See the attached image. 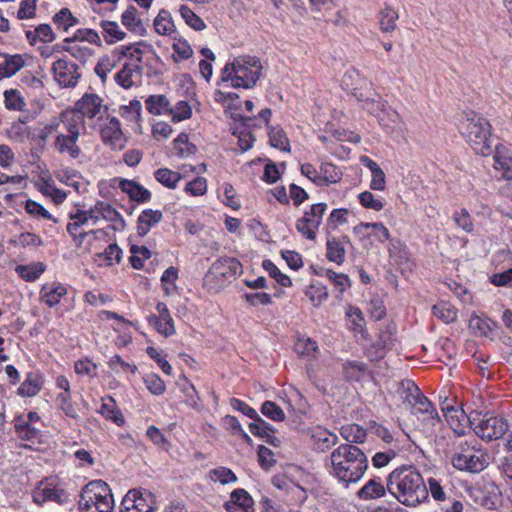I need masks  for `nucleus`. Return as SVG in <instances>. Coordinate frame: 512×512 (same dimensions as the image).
<instances>
[{
	"label": "nucleus",
	"mask_w": 512,
	"mask_h": 512,
	"mask_svg": "<svg viewBox=\"0 0 512 512\" xmlns=\"http://www.w3.org/2000/svg\"><path fill=\"white\" fill-rule=\"evenodd\" d=\"M387 491L407 507H416L428 498L421 473L412 465H403L387 476Z\"/></svg>",
	"instance_id": "f257e3e1"
},
{
	"label": "nucleus",
	"mask_w": 512,
	"mask_h": 512,
	"mask_svg": "<svg viewBox=\"0 0 512 512\" xmlns=\"http://www.w3.org/2000/svg\"><path fill=\"white\" fill-rule=\"evenodd\" d=\"M330 474L345 487L359 482L368 469L365 453L353 444H341L330 454Z\"/></svg>",
	"instance_id": "f03ea898"
},
{
	"label": "nucleus",
	"mask_w": 512,
	"mask_h": 512,
	"mask_svg": "<svg viewBox=\"0 0 512 512\" xmlns=\"http://www.w3.org/2000/svg\"><path fill=\"white\" fill-rule=\"evenodd\" d=\"M458 128L475 153L488 156L493 151L492 129L489 121L474 111H465Z\"/></svg>",
	"instance_id": "7ed1b4c3"
},
{
	"label": "nucleus",
	"mask_w": 512,
	"mask_h": 512,
	"mask_svg": "<svg viewBox=\"0 0 512 512\" xmlns=\"http://www.w3.org/2000/svg\"><path fill=\"white\" fill-rule=\"evenodd\" d=\"M262 64L255 56H239L227 63L222 70V82H230L233 88L250 89L259 80Z\"/></svg>",
	"instance_id": "20e7f679"
},
{
	"label": "nucleus",
	"mask_w": 512,
	"mask_h": 512,
	"mask_svg": "<svg viewBox=\"0 0 512 512\" xmlns=\"http://www.w3.org/2000/svg\"><path fill=\"white\" fill-rule=\"evenodd\" d=\"M451 463L458 471L479 473L488 465V456L476 440L459 441L455 444Z\"/></svg>",
	"instance_id": "39448f33"
},
{
	"label": "nucleus",
	"mask_w": 512,
	"mask_h": 512,
	"mask_svg": "<svg viewBox=\"0 0 512 512\" xmlns=\"http://www.w3.org/2000/svg\"><path fill=\"white\" fill-rule=\"evenodd\" d=\"M114 499L111 489L102 480H94L86 484L78 501L79 512H112Z\"/></svg>",
	"instance_id": "423d86ee"
},
{
	"label": "nucleus",
	"mask_w": 512,
	"mask_h": 512,
	"mask_svg": "<svg viewBox=\"0 0 512 512\" xmlns=\"http://www.w3.org/2000/svg\"><path fill=\"white\" fill-rule=\"evenodd\" d=\"M242 265L232 257H223L216 260L203 278L204 286L213 292L225 287L230 279L241 272Z\"/></svg>",
	"instance_id": "0eeeda50"
},
{
	"label": "nucleus",
	"mask_w": 512,
	"mask_h": 512,
	"mask_svg": "<svg viewBox=\"0 0 512 512\" xmlns=\"http://www.w3.org/2000/svg\"><path fill=\"white\" fill-rule=\"evenodd\" d=\"M33 501L38 505L46 502H55L58 505L68 504L70 494L65 488L64 482L56 476L41 480L32 492Z\"/></svg>",
	"instance_id": "6e6552de"
},
{
	"label": "nucleus",
	"mask_w": 512,
	"mask_h": 512,
	"mask_svg": "<svg viewBox=\"0 0 512 512\" xmlns=\"http://www.w3.org/2000/svg\"><path fill=\"white\" fill-rule=\"evenodd\" d=\"M474 432L482 439L492 441L502 438L508 431L506 419L498 416L483 415L482 418L469 419Z\"/></svg>",
	"instance_id": "1a4fd4ad"
},
{
	"label": "nucleus",
	"mask_w": 512,
	"mask_h": 512,
	"mask_svg": "<svg viewBox=\"0 0 512 512\" xmlns=\"http://www.w3.org/2000/svg\"><path fill=\"white\" fill-rule=\"evenodd\" d=\"M154 494L147 490H130L121 502V512H155L157 509Z\"/></svg>",
	"instance_id": "9d476101"
},
{
	"label": "nucleus",
	"mask_w": 512,
	"mask_h": 512,
	"mask_svg": "<svg viewBox=\"0 0 512 512\" xmlns=\"http://www.w3.org/2000/svg\"><path fill=\"white\" fill-rule=\"evenodd\" d=\"M51 71L54 80L62 88H74L81 78L79 66L66 57L56 60Z\"/></svg>",
	"instance_id": "9b49d317"
},
{
	"label": "nucleus",
	"mask_w": 512,
	"mask_h": 512,
	"mask_svg": "<svg viewBox=\"0 0 512 512\" xmlns=\"http://www.w3.org/2000/svg\"><path fill=\"white\" fill-rule=\"evenodd\" d=\"M327 210L326 203L313 204L309 211L296 222V229L309 240L316 238V231L322 223L323 215Z\"/></svg>",
	"instance_id": "f8f14e48"
},
{
	"label": "nucleus",
	"mask_w": 512,
	"mask_h": 512,
	"mask_svg": "<svg viewBox=\"0 0 512 512\" xmlns=\"http://www.w3.org/2000/svg\"><path fill=\"white\" fill-rule=\"evenodd\" d=\"M103 99L96 93H85L75 104V112L82 116V119L97 118L101 120L107 113L108 107Z\"/></svg>",
	"instance_id": "ddd939ff"
},
{
	"label": "nucleus",
	"mask_w": 512,
	"mask_h": 512,
	"mask_svg": "<svg viewBox=\"0 0 512 512\" xmlns=\"http://www.w3.org/2000/svg\"><path fill=\"white\" fill-rule=\"evenodd\" d=\"M100 135L103 143L113 150H122L126 145L120 121L116 117H111L108 120L101 128Z\"/></svg>",
	"instance_id": "4468645a"
},
{
	"label": "nucleus",
	"mask_w": 512,
	"mask_h": 512,
	"mask_svg": "<svg viewBox=\"0 0 512 512\" xmlns=\"http://www.w3.org/2000/svg\"><path fill=\"white\" fill-rule=\"evenodd\" d=\"M158 315H150L148 322L154 326L155 329L165 337L172 336L175 334L174 321L171 317L168 307L165 303L159 302L156 305Z\"/></svg>",
	"instance_id": "2eb2a0df"
},
{
	"label": "nucleus",
	"mask_w": 512,
	"mask_h": 512,
	"mask_svg": "<svg viewBox=\"0 0 512 512\" xmlns=\"http://www.w3.org/2000/svg\"><path fill=\"white\" fill-rule=\"evenodd\" d=\"M353 233L361 240L373 237L376 241L384 243L390 238V232L381 222H362L353 228Z\"/></svg>",
	"instance_id": "dca6fc26"
},
{
	"label": "nucleus",
	"mask_w": 512,
	"mask_h": 512,
	"mask_svg": "<svg viewBox=\"0 0 512 512\" xmlns=\"http://www.w3.org/2000/svg\"><path fill=\"white\" fill-rule=\"evenodd\" d=\"M59 127L62 128L59 134H64L73 137H80V131L85 130V121L82 116L74 110L65 111L60 116V122L55 126L57 130Z\"/></svg>",
	"instance_id": "f3484780"
},
{
	"label": "nucleus",
	"mask_w": 512,
	"mask_h": 512,
	"mask_svg": "<svg viewBox=\"0 0 512 512\" xmlns=\"http://www.w3.org/2000/svg\"><path fill=\"white\" fill-rule=\"evenodd\" d=\"M409 406L411 407L414 414H421L423 416V420L426 421L431 428H434L436 425L440 424V417L438 412L433 407L428 398L425 397L422 393Z\"/></svg>",
	"instance_id": "a211bd4d"
},
{
	"label": "nucleus",
	"mask_w": 512,
	"mask_h": 512,
	"mask_svg": "<svg viewBox=\"0 0 512 512\" xmlns=\"http://www.w3.org/2000/svg\"><path fill=\"white\" fill-rule=\"evenodd\" d=\"M141 47L151 48L152 46L145 41H139L129 45H121L113 50V57H115L118 62L123 58H127L129 60L128 62L141 65L144 53Z\"/></svg>",
	"instance_id": "6ab92c4d"
},
{
	"label": "nucleus",
	"mask_w": 512,
	"mask_h": 512,
	"mask_svg": "<svg viewBox=\"0 0 512 512\" xmlns=\"http://www.w3.org/2000/svg\"><path fill=\"white\" fill-rule=\"evenodd\" d=\"M254 501L250 494L242 488L235 489L230 500L224 504L228 512H253Z\"/></svg>",
	"instance_id": "aec40b11"
},
{
	"label": "nucleus",
	"mask_w": 512,
	"mask_h": 512,
	"mask_svg": "<svg viewBox=\"0 0 512 512\" xmlns=\"http://www.w3.org/2000/svg\"><path fill=\"white\" fill-rule=\"evenodd\" d=\"M307 435L313 442L314 447L322 452L330 449L338 443L337 435L321 426L308 429Z\"/></svg>",
	"instance_id": "412c9836"
},
{
	"label": "nucleus",
	"mask_w": 512,
	"mask_h": 512,
	"mask_svg": "<svg viewBox=\"0 0 512 512\" xmlns=\"http://www.w3.org/2000/svg\"><path fill=\"white\" fill-rule=\"evenodd\" d=\"M349 243V238L347 236H342L340 238L337 237H327L326 240V257L329 261L336 263L337 265H341L345 261L346 255V244Z\"/></svg>",
	"instance_id": "4be33fe9"
},
{
	"label": "nucleus",
	"mask_w": 512,
	"mask_h": 512,
	"mask_svg": "<svg viewBox=\"0 0 512 512\" xmlns=\"http://www.w3.org/2000/svg\"><path fill=\"white\" fill-rule=\"evenodd\" d=\"M342 88L350 91L358 101L363 100V93L359 92L367 85V80L361 77L356 69H349L345 72L341 80Z\"/></svg>",
	"instance_id": "5701e85b"
},
{
	"label": "nucleus",
	"mask_w": 512,
	"mask_h": 512,
	"mask_svg": "<svg viewBox=\"0 0 512 512\" xmlns=\"http://www.w3.org/2000/svg\"><path fill=\"white\" fill-rule=\"evenodd\" d=\"M163 218L160 210L145 209L141 212L137 220L136 231L141 237L147 235L150 229L158 224Z\"/></svg>",
	"instance_id": "b1692460"
},
{
	"label": "nucleus",
	"mask_w": 512,
	"mask_h": 512,
	"mask_svg": "<svg viewBox=\"0 0 512 512\" xmlns=\"http://www.w3.org/2000/svg\"><path fill=\"white\" fill-rule=\"evenodd\" d=\"M387 484L384 485L380 479H370L357 491L360 500L370 501L385 496Z\"/></svg>",
	"instance_id": "393cba45"
},
{
	"label": "nucleus",
	"mask_w": 512,
	"mask_h": 512,
	"mask_svg": "<svg viewBox=\"0 0 512 512\" xmlns=\"http://www.w3.org/2000/svg\"><path fill=\"white\" fill-rule=\"evenodd\" d=\"M66 294L67 289L64 285L60 283H46L41 288L40 299L49 307H53L57 305Z\"/></svg>",
	"instance_id": "a878e982"
},
{
	"label": "nucleus",
	"mask_w": 512,
	"mask_h": 512,
	"mask_svg": "<svg viewBox=\"0 0 512 512\" xmlns=\"http://www.w3.org/2000/svg\"><path fill=\"white\" fill-rule=\"evenodd\" d=\"M78 140V137L58 133L54 147L60 154H67L70 158L77 159L81 154V149L77 144Z\"/></svg>",
	"instance_id": "bb28decb"
},
{
	"label": "nucleus",
	"mask_w": 512,
	"mask_h": 512,
	"mask_svg": "<svg viewBox=\"0 0 512 512\" xmlns=\"http://www.w3.org/2000/svg\"><path fill=\"white\" fill-rule=\"evenodd\" d=\"M142 67L137 63L125 62L120 71L115 76V82L124 89H129L134 85L133 75H141Z\"/></svg>",
	"instance_id": "cd10ccee"
},
{
	"label": "nucleus",
	"mask_w": 512,
	"mask_h": 512,
	"mask_svg": "<svg viewBox=\"0 0 512 512\" xmlns=\"http://www.w3.org/2000/svg\"><path fill=\"white\" fill-rule=\"evenodd\" d=\"M4 57V62L0 64V80L9 78L20 71L26 64L24 58L20 54H0Z\"/></svg>",
	"instance_id": "c85d7f7f"
},
{
	"label": "nucleus",
	"mask_w": 512,
	"mask_h": 512,
	"mask_svg": "<svg viewBox=\"0 0 512 512\" xmlns=\"http://www.w3.org/2000/svg\"><path fill=\"white\" fill-rule=\"evenodd\" d=\"M119 186L123 192L129 195L130 199L144 203L151 199V192L135 181L122 179Z\"/></svg>",
	"instance_id": "c756f323"
},
{
	"label": "nucleus",
	"mask_w": 512,
	"mask_h": 512,
	"mask_svg": "<svg viewBox=\"0 0 512 512\" xmlns=\"http://www.w3.org/2000/svg\"><path fill=\"white\" fill-rule=\"evenodd\" d=\"M254 422L249 424L250 432L260 438H265L266 442L274 445L277 440L272 433L274 432L272 426L263 420L259 415L258 418H253Z\"/></svg>",
	"instance_id": "7c9ffc66"
},
{
	"label": "nucleus",
	"mask_w": 512,
	"mask_h": 512,
	"mask_svg": "<svg viewBox=\"0 0 512 512\" xmlns=\"http://www.w3.org/2000/svg\"><path fill=\"white\" fill-rule=\"evenodd\" d=\"M403 403L412 404L421 394L419 387L410 379L402 380L396 390Z\"/></svg>",
	"instance_id": "2f4dec72"
},
{
	"label": "nucleus",
	"mask_w": 512,
	"mask_h": 512,
	"mask_svg": "<svg viewBox=\"0 0 512 512\" xmlns=\"http://www.w3.org/2000/svg\"><path fill=\"white\" fill-rule=\"evenodd\" d=\"M342 173L337 166L330 162L322 163L320 166V178H318V186L335 184L341 180Z\"/></svg>",
	"instance_id": "473e14b6"
},
{
	"label": "nucleus",
	"mask_w": 512,
	"mask_h": 512,
	"mask_svg": "<svg viewBox=\"0 0 512 512\" xmlns=\"http://www.w3.org/2000/svg\"><path fill=\"white\" fill-rule=\"evenodd\" d=\"M100 27L103 30V38L108 44L116 43L126 37V33L120 29L119 24L115 21L103 20L100 22Z\"/></svg>",
	"instance_id": "72a5a7b5"
},
{
	"label": "nucleus",
	"mask_w": 512,
	"mask_h": 512,
	"mask_svg": "<svg viewBox=\"0 0 512 512\" xmlns=\"http://www.w3.org/2000/svg\"><path fill=\"white\" fill-rule=\"evenodd\" d=\"M121 23L133 33L145 31L142 20L137 16V9L130 5L121 15Z\"/></svg>",
	"instance_id": "f704fd0d"
},
{
	"label": "nucleus",
	"mask_w": 512,
	"mask_h": 512,
	"mask_svg": "<svg viewBox=\"0 0 512 512\" xmlns=\"http://www.w3.org/2000/svg\"><path fill=\"white\" fill-rule=\"evenodd\" d=\"M155 31L160 35H171L175 32V25L169 11L162 9L154 19Z\"/></svg>",
	"instance_id": "c9c22d12"
},
{
	"label": "nucleus",
	"mask_w": 512,
	"mask_h": 512,
	"mask_svg": "<svg viewBox=\"0 0 512 512\" xmlns=\"http://www.w3.org/2000/svg\"><path fill=\"white\" fill-rule=\"evenodd\" d=\"M145 104L146 109L154 115L166 114L171 110L170 102L165 95H151Z\"/></svg>",
	"instance_id": "e433bc0d"
},
{
	"label": "nucleus",
	"mask_w": 512,
	"mask_h": 512,
	"mask_svg": "<svg viewBox=\"0 0 512 512\" xmlns=\"http://www.w3.org/2000/svg\"><path fill=\"white\" fill-rule=\"evenodd\" d=\"M56 177L61 183L74 188L77 192H80L81 189H84L83 177L79 172L75 170H61L58 172Z\"/></svg>",
	"instance_id": "4c0bfd02"
},
{
	"label": "nucleus",
	"mask_w": 512,
	"mask_h": 512,
	"mask_svg": "<svg viewBox=\"0 0 512 512\" xmlns=\"http://www.w3.org/2000/svg\"><path fill=\"white\" fill-rule=\"evenodd\" d=\"M26 38L31 44H34L37 40L52 42L55 39V34L50 25L41 24L34 30L26 31Z\"/></svg>",
	"instance_id": "58836bf2"
},
{
	"label": "nucleus",
	"mask_w": 512,
	"mask_h": 512,
	"mask_svg": "<svg viewBox=\"0 0 512 512\" xmlns=\"http://www.w3.org/2000/svg\"><path fill=\"white\" fill-rule=\"evenodd\" d=\"M341 436L351 443H363L366 438V431L358 424H347L340 429Z\"/></svg>",
	"instance_id": "ea45409f"
},
{
	"label": "nucleus",
	"mask_w": 512,
	"mask_h": 512,
	"mask_svg": "<svg viewBox=\"0 0 512 512\" xmlns=\"http://www.w3.org/2000/svg\"><path fill=\"white\" fill-rule=\"evenodd\" d=\"M305 295L309 298L314 307H318L327 299L328 291L325 285L317 281L307 287Z\"/></svg>",
	"instance_id": "a19ab883"
},
{
	"label": "nucleus",
	"mask_w": 512,
	"mask_h": 512,
	"mask_svg": "<svg viewBox=\"0 0 512 512\" xmlns=\"http://www.w3.org/2000/svg\"><path fill=\"white\" fill-rule=\"evenodd\" d=\"M14 428L18 436L27 441L36 439L39 435V430L33 427L24 417L19 416L15 419Z\"/></svg>",
	"instance_id": "79ce46f5"
},
{
	"label": "nucleus",
	"mask_w": 512,
	"mask_h": 512,
	"mask_svg": "<svg viewBox=\"0 0 512 512\" xmlns=\"http://www.w3.org/2000/svg\"><path fill=\"white\" fill-rule=\"evenodd\" d=\"M433 315L449 324L457 319V310L448 302H439L432 307Z\"/></svg>",
	"instance_id": "37998d69"
},
{
	"label": "nucleus",
	"mask_w": 512,
	"mask_h": 512,
	"mask_svg": "<svg viewBox=\"0 0 512 512\" xmlns=\"http://www.w3.org/2000/svg\"><path fill=\"white\" fill-rule=\"evenodd\" d=\"M44 271L45 266L41 262H36L29 265H18L16 267V272L26 281H35Z\"/></svg>",
	"instance_id": "c03bdc74"
},
{
	"label": "nucleus",
	"mask_w": 512,
	"mask_h": 512,
	"mask_svg": "<svg viewBox=\"0 0 512 512\" xmlns=\"http://www.w3.org/2000/svg\"><path fill=\"white\" fill-rule=\"evenodd\" d=\"M41 380L36 375L29 373L18 388V394L24 397L35 396L41 390Z\"/></svg>",
	"instance_id": "a18cd8bd"
},
{
	"label": "nucleus",
	"mask_w": 512,
	"mask_h": 512,
	"mask_svg": "<svg viewBox=\"0 0 512 512\" xmlns=\"http://www.w3.org/2000/svg\"><path fill=\"white\" fill-rule=\"evenodd\" d=\"M363 108L366 109L369 113L374 114L378 117V121L381 125L389 127V124L385 121V105L375 99H369L363 96Z\"/></svg>",
	"instance_id": "49530a36"
},
{
	"label": "nucleus",
	"mask_w": 512,
	"mask_h": 512,
	"mask_svg": "<svg viewBox=\"0 0 512 512\" xmlns=\"http://www.w3.org/2000/svg\"><path fill=\"white\" fill-rule=\"evenodd\" d=\"M29 135V127H27L25 122L20 119L18 121L13 122L11 126L7 129L8 138L19 143L25 142V140L29 138Z\"/></svg>",
	"instance_id": "de8ad7c7"
},
{
	"label": "nucleus",
	"mask_w": 512,
	"mask_h": 512,
	"mask_svg": "<svg viewBox=\"0 0 512 512\" xmlns=\"http://www.w3.org/2000/svg\"><path fill=\"white\" fill-rule=\"evenodd\" d=\"M101 219L112 222L114 229H122L125 226V222L120 213L109 203L103 201L101 207Z\"/></svg>",
	"instance_id": "09e8293b"
},
{
	"label": "nucleus",
	"mask_w": 512,
	"mask_h": 512,
	"mask_svg": "<svg viewBox=\"0 0 512 512\" xmlns=\"http://www.w3.org/2000/svg\"><path fill=\"white\" fill-rule=\"evenodd\" d=\"M155 178L167 188L174 189L176 188L177 183L181 180V175L180 173L170 169L160 168L155 172Z\"/></svg>",
	"instance_id": "8fccbe9b"
},
{
	"label": "nucleus",
	"mask_w": 512,
	"mask_h": 512,
	"mask_svg": "<svg viewBox=\"0 0 512 512\" xmlns=\"http://www.w3.org/2000/svg\"><path fill=\"white\" fill-rule=\"evenodd\" d=\"M347 325L349 329L354 332L363 331L365 325V319L361 310L358 307L349 306L346 311Z\"/></svg>",
	"instance_id": "3c124183"
},
{
	"label": "nucleus",
	"mask_w": 512,
	"mask_h": 512,
	"mask_svg": "<svg viewBox=\"0 0 512 512\" xmlns=\"http://www.w3.org/2000/svg\"><path fill=\"white\" fill-rule=\"evenodd\" d=\"M53 21L58 28L62 29L64 32H67L69 28L78 24V19L72 15L68 8H62L56 13L53 17Z\"/></svg>",
	"instance_id": "603ef678"
},
{
	"label": "nucleus",
	"mask_w": 512,
	"mask_h": 512,
	"mask_svg": "<svg viewBox=\"0 0 512 512\" xmlns=\"http://www.w3.org/2000/svg\"><path fill=\"white\" fill-rule=\"evenodd\" d=\"M5 97V107L9 110L22 111L24 110L26 103L24 97L21 95L20 91L16 89L6 90L4 92Z\"/></svg>",
	"instance_id": "864d4df0"
},
{
	"label": "nucleus",
	"mask_w": 512,
	"mask_h": 512,
	"mask_svg": "<svg viewBox=\"0 0 512 512\" xmlns=\"http://www.w3.org/2000/svg\"><path fill=\"white\" fill-rule=\"evenodd\" d=\"M209 478L214 482H219L223 485L235 483L237 477L235 473L227 467H217L209 471Z\"/></svg>",
	"instance_id": "5fc2aeb1"
},
{
	"label": "nucleus",
	"mask_w": 512,
	"mask_h": 512,
	"mask_svg": "<svg viewBox=\"0 0 512 512\" xmlns=\"http://www.w3.org/2000/svg\"><path fill=\"white\" fill-rule=\"evenodd\" d=\"M174 149L179 157H187L196 151L195 145L191 144L186 133H180L173 141Z\"/></svg>",
	"instance_id": "6e6d98bb"
},
{
	"label": "nucleus",
	"mask_w": 512,
	"mask_h": 512,
	"mask_svg": "<svg viewBox=\"0 0 512 512\" xmlns=\"http://www.w3.org/2000/svg\"><path fill=\"white\" fill-rule=\"evenodd\" d=\"M398 13L390 7H385L380 12V28L383 32H391L396 28Z\"/></svg>",
	"instance_id": "4d7b16f0"
},
{
	"label": "nucleus",
	"mask_w": 512,
	"mask_h": 512,
	"mask_svg": "<svg viewBox=\"0 0 512 512\" xmlns=\"http://www.w3.org/2000/svg\"><path fill=\"white\" fill-rule=\"evenodd\" d=\"M179 12L186 24L196 31H201L206 28L204 21L196 15L188 6L181 5Z\"/></svg>",
	"instance_id": "13d9d810"
},
{
	"label": "nucleus",
	"mask_w": 512,
	"mask_h": 512,
	"mask_svg": "<svg viewBox=\"0 0 512 512\" xmlns=\"http://www.w3.org/2000/svg\"><path fill=\"white\" fill-rule=\"evenodd\" d=\"M25 211L35 217V218H43L47 220H51L54 223H58V219L49 213L41 204L33 201L31 199L27 200L25 203Z\"/></svg>",
	"instance_id": "bf43d9fd"
},
{
	"label": "nucleus",
	"mask_w": 512,
	"mask_h": 512,
	"mask_svg": "<svg viewBox=\"0 0 512 512\" xmlns=\"http://www.w3.org/2000/svg\"><path fill=\"white\" fill-rule=\"evenodd\" d=\"M76 41H87L91 44L100 45L101 39L99 34L93 29H78L72 38H66L65 43H72Z\"/></svg>",
	"instance_id": "052dcab7"
},
{
	"label": "nucleus",
	"mask_w": 512,
	"mask_h": 512,
	"mask_svg": "<svg viewBox=\"0 0 512 512\" xmlns=\"http://www.w3.org/2000/svg\"><path fill=\"white\" fill-rule=\"evenodd\" d=\"M56 403L59 409L63 411L67 417L75 420L79 419V415L71 401V392L59 393L56 397Z\"/></svg>",
	"instance_id": "680f3d73"
},
{
	"label": "nucleus",
	"mask_w": 512,
	"mask_h": 512,
	"mask_svg": "<svg viewBox=\"0 0 512 512\" xmlns=\"http://www.w3.org/2000/svg\"><path fill=\"white\" fill-rule=\"evenodd\" d=\"M269 139L273 147L280 149L281 151H289V140L285 132L276 127H271L269 130Z\"/></svg>",
	"instance_id": "e2e57ef3"
},
{
	"label": "nucleus",
	"mask_w": 512,
	"mask_h": 512,
	"mask_svg": "<svg viewBox=\"0 0 512 512\" xmlns=\"http://www.w3.org/2000/svg\"><path fill=\"white\" fill-rule=\"evenodd\" d=\"M262 267L269 273L270 277L274 278L281 286L289 287L292 285L291 279L287 275L281 273L271 260H264Z\"/></svg>",
	"instance_id": "0e129e2a"
},
{
	"label": "nucleus",
	"mask_w": 512,
	"mask_h": 512,
	"mask_svg": "<svg viewBox=\"0 0 512 512\" xmlns=\"http://www.w3.org/2000/svg\"><path fill=\"white\" fill-rule=\"evenodd\" d=\"M428 493L430 492L432 498L440 503V506L442 504H445L446 501H451L454 498H451L449 495L446 494L443 487L440 485L439 481L435 478H429L428 479Z\"/></svg>",
	"instance_id": "69168bd1"
},
{
	"label": "nucleus",
	"mask_w": 512,
	"mask_h": 512,
	"mask_svg": "<svg viewBox=\"0 0 512 512\" xmlns=\"http://www.w3.org/2000/svg\"><path fill=\"white\" fill-rule=\"evenodd\" d=\"M117 59L109 56H103L99 59L98 63L94 68V72L99 76L104 83L106 81L108 73H110L116 66Z\"/></svg>",
	"instance_id": "338daca9"
},
{
	"label": "nucleus",
	"mask_w": 512,
	"mask_h": 512,
	"mask_svg": "<svg viewBox=\"0 0 512 512\" xmlns=\"http://www.w3.org/2000/svg\"><path fill=\"white\" fill-rule=\"evenodd\" d=\"M146 388L154 395H162L166 386L164 381L155 373L146 374L143 378Z\"/></svg>",
	"instance_id": "774afa93"
}]
</instances>
